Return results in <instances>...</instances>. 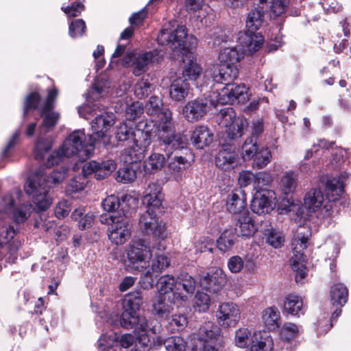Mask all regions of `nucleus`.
I'll return each mask as SVG.
<instances>
[{"instance_id": "nucleus-4", "label": "nucleus", "mask_w": 351, "mask_h": 351, "mask_svg": "<svg viewBox=\"0 0 351 351\" xmlns=\"http://www.w3.org/2000/svg\"><path fill=\"white\" fill-rule=\"evenodd\" d=\"M263 22V12L258 10H252L249 12L245 22L248 32L239 33L240 44L250 53L259 50L263 45V36L255 34V32L261 27Z\"/></svg>"}, {"instance_id": "nucleus-49", "label": "nucleus", "mask_w": 351, "mask_h": 351, "mask_svg": "<svg viewBox=\"0 0 351 351\" xmlns=\"http://www.w3.org/2000/svg\"><path fill=\"white\" fill-rule=\"evenodd\" d=\"M116 343V334L113 335L103 334L97 341V348L99 351H117Z\"/></svg>"}, {"instance_id": "nucleus-23", "label": "nucleus", "mask_w": 351, "mask_h": 351, "mask_svg": "<svg viewBox=\"0 0 351 351\" xmlns=\"http://www.w3.org/2000/svg\"><path fill=\"white\" fill-rule=\"evenodd\" d=\"M15 234L16 231L11 226H3L0 228V245L9 244L10 256L7 258V261L12 263L17 258L16 251L20 245L18 241H12Z\"/></svg>"}, {"instance_id": "nucleus-56", "label": "nucleus", "mask_w": 351, "mask_h": 351, "mask_svg": "<svg viewBox=\"0 0 351 351\" xmlns=\"http://www.w3.org/2000/svg\"><path fill=\"white\" fill-rule=\"evenodd\" d=\"M165 347L167 351H184L186 343L180 337H171L164 342Z\"/></svg>"}, {"instance_id": "nucleus-1", "label": "nucleus", "mask_w": 351, "mask_h": 351, "mask_svg": "<svg viewBox=\"0 0 351 351\" xmlns=\"http://www.w3.org/2000/svg\"><path fill=\"white\" fill-rule=\"evenodd\" d=\"M140 132L152 137L154 134L160 143L164 146L169 158L173 151L186 147L187 138L180 133H176L174 123L172 121L171 112L166 109L161 112L159 123H154L152 121L143 120L139 121L134 128L126 122L121 123L116 126L115 138L118 141L123 142L132 138L134 143V133Z\"/></svg>"}, {"instance_id": "nucleus-31", "label": "nucleus", "mask_w": 351, "mask_h": 351, "mask_svg": "<svg viewBox=\"0 0 351 351\" xmlns=\"http://www.w3.org/2000/svg\"><path fill=\"white\" fill-rule=\"evenodd\" d=\"M191 93V86L186 79L178 77L174 80L169 89L170 97L176 101L183 102Z\"/></svg>"}, {"instance_id": "nucleus-43", "label": "nucleus", "mask_w": 351, "mask_h": 351, "mask_svg": "<svg viewBox=\"0 0 351 351\" xmlns=\"http://www.w3.org/2000/svg\"><path fill=\"white\" fill-rule=\"evenodd\" d=\"M188 165V160L186 158L181 156H174L170 158L167 170L175 179H177Z\"/></svg>"}, {"instance_id": "nucleus-12", "label": "nucleus", "mask_w": 351, "mask_h": 351, "mask_svg": "<svg viewBox=\"0 0 351 351\" xmlns=\"http://www.w3.org/2000/svg\"><path fill=\"white\" fill-rule=\"evenodd\" d=\"M187 299V295L182 292H175L172 295L158 294L152 300V312L160 318L167 319L172 313L173 304L180 306Z\"/></svg>"}, {"instance_id": "nucleus-21", "label": "nucleus", "mask_w": 351, "mask_h": 351, "mask_svg": "<svg viewBox=\"0 0 351 351\" xmlns=\"http://www.w3.org/2000/svg\"><path fill=\"white\" fill-rule=\"evenodd\" d=\"M162 187L157 183L149 184L145 191L143 202L147 212H162Z\"/></svg>"}, {"instance_id": "nucleus-45", "label": "nucleus", "mask_w": 351, "mask_h": 351, "mask_svg": "<svg viewBox=\"0 0 351 351\" xmlns=\"http://www.w3.org/2000/svg\"><path fill=\"white\" fill-rule=\"evenodd\" d=\"M298 176L295 172H287L280 180V187L283 193L286 195L293 193L298 185Z\"/></svg>"}, {"instance_id": "nucleus-35", "label": "nucleus", "mask_w": 351, "mask_h": 351, "mask_svg": "<svg viewBox=\"0 0 351 351\" xmlns=\"http://www.w3.org/2000/svg\"><path fill=\"white\" fill-rule=\"evenodd\" d=\"M262 322L269 330H278L281 322L280 311L276 306L266 308L262 313Z\"/></svg>"}, {"instance_id": "nucleus-51", "label": "nucleus", "mask_w": 351, "mask_h": 351, "mask_svg": "<svg viewBox=\"0 0 351 351\" xmlns=\"http://www.w3.org/2000/svg\"><path fill=\"white\" fill-rule=\"evenodd\" d=\"M271 159V153L267 147H263L260 150H257L254 158L253 165L258 169L265 167L270 162Z\"/></svg>"}, {"instance_id": "nucleus-37", "label": "nucleus", "mask_w": 351, "mask_h": 351, "mask_svg": "<svg viewBox=\"0 0 351 351\" xmlns=\"http://www.w3.org/2000/svg\"><path fill=\"white\" fill-rule=\"evenodd\" d=\"M170 258L164 253H156L151 261V268L146 271V276L151 277L152 273L160 274L170 265Z\"/></svg>"}, {"instance_id": "nucleus-53", "label": "nucleus", "mask_w": 351, "mask_h": 351, "mask_svg": "<svg viewBox=\"0 0 351 351\" xmlns=\"http://www.w3.org/2000/svg\"><path fill=\"white\" fill-rule=\"evenodd\" d=\"M272 176L267 172H259L255 175L253 186L256 192L265 190V186L269 185L272 182Z\"/></svg>"}, {"instance_id": "nucleus-19", "label": "nucleus", "mask_w": 351, "mask_h": 351, "mask_svg": "<svg viewBox=\"0 0 351 351\" xmlns=\"http://www.w3.org/2000/svg\"><path fill=\"white\" fill-rule=\"evenodd\" d=\"M240 158L237 152L232 146H223L215 158V165L223 171L235 169L239 165Z\"/></svg>"}, {"instance_id": "nucleus-46", "label": "nucleus", "mask_w": 351, "mask_h": 351, "mask_svg": "<svg viewBox=\"0 0 351 351\" xmlns=\"http://www.w3.org/2000/svg\"><path fill=\"white\" fill-rule=\"evenodd\" d=\"M250 351H273V341L270 336L257 338L256 335L251 340Z\"/></svg>"}, {"instance_id": "nucleus-33", "label": "nucleus", "mask_w": 351, "mask_h": 351, "mask_svg": "<svg viewBox=\"0 0 351 351\" xmlns=\"http://www.w3.org/2000/svg\"><path fill=\"white\" fill-rule=\"evenodd\" d=\"M304 306L302 299L296 295L289 294L284 300L283 312L293 316H300L304 314Z\"/></svg>"}, {"instance_id": "nucleus-8", "label": "nucleus", "mask_w": 351, "mask_h": 351, "mask_svg": "<svg viewBox=\"0 0 351 351\" xmlns=\"http://www.w3.org/2000/svg\"><path fill=\"white\" fill-rule=\"evenodd\" d=\"M43 116V121L39 128L38 137L35 145L34 156L36 160H43L45 154L49 152L52 147V138L51 137L43 138L42 135L51 130L58 123L60 114L56 112H47Z\"/></svg>"}, {"instance_id": "nucleus-47", "label": "nucleus", "mask_w": 351, "mask_h": 351, "mask_svg": "<svg viewBox=\"0 0 351 351\" xmlns=\"http://www.w3.org/2000/svg\"><path fill=\"white\" fill-rule=\"evenodd\" d=\"M178 284L186 294L193 295L195 291L197 282L192 276L184 273L178 276Z\"/></svg>"}, {"instance_id": "nucleus-40", "label": "nucleus", "mask_w": 351, "mask_h": 351, "mask_svg": "<svg viewBox=\"0 0 351 351\" xmlns=\"http://www.w3.org/2000/svg\"><path fill=\"white\" fill-rule=\"evenodd\" d=\"M348 178L346 173L340 176L328 179L326 182V189L328 193L335 196L334 199H337L343 193L344 182Z\"/></svg>"}, {"instance_id": "nucleus-13", "label": "nucleus", "mask_w": 351, "mask_h": 351, "mask_svg": "<svg viewBox=\"0 0 351 351\" xmlns=\"http://www.w3.org/2000/svg\"><path fill=\"white\" fill-rule=\"evenodd\" d=\"M139 227L145 235L154 239L163 240L167 237L166 224L158 217L157 212L143 213L139 219Z\"/></svg>"}, {"instance_id": "nucleus-27", "label": "nucleus", "mask_w": 351, "mask_h": 351, "mask_svg": "<svg viewBox=\"0 0 351 351\" xmlns=\"http://www.w3.org/2000/svg\"><path fill=\"white\" fill-rule=\"evenodd\" d=\"M246 197L243 191L241 189L235 190L228 194L226 201V209L233 215L239 216L244 212H248L246 210Z\"/></svg>"}, {"instance_id": "nucleus-44", "label": "nucleus", "mask_w": 351, "mask_h": 351, "mask_svg": "<svg viewBox=\"0 0 351 351\" xmlns=\"http://www.w3.org/2000/svg\"><path fill=\"white\" fill-rule=\"evenodd\" d=\"M202 72L201 66L197 63L196 60L191 56H189V60L185 63L182 74L183 77H187L189 80H195L199 77Z\"/></svg>"}, {"instance_id": "nucleus-62", "label": "nucleus", "mask_w": 351, "mask_h": 351, "mask_svg": "<svg viewBox=\"0 0 351 351\" xmlns=\"http://www.w3.org/2000/svg\"><path fill=\"white\" fill-rule=\"evenodd\" d=\"M117 165L113 160H107L99 162V172L96 173V178L101 180L115 170Z\"/></svg>"}, {"instance_id": "nucleus-59", "label": "nucleus", "mask_w": 351, "mask_h": 351, "mask_svg": "<svg viewBox=\"0 0 351 351\" xmlns=\"http://www.w3.org/2000/svg\"><path fill=\"white\" fill-rule=\"evenodd\" d=\"M136 178V172L128 167L119 169L117 172L116 180L122 183H130Z\"/></svg>"}, {"instance_id": "nucleus-6", "label": "nucleus", "mask_w": 351, "mask_h": 351, "mask_svg": "<svg viewBox=\"0 0 351 351\" xmlns=\"http://www.w3.org/2000/svg\"><path fill=\"white\" fill-rule=\"evenodd\" d=\"M311 232L308 227L300 228L295 235L293 241V252L294 256L291 258L293 270L295 272V281L302 283L307 274L306 267L302 263L304 256L302 252L307 247V243Z\"/></svg>"}, {"instance_id": "nucleus-29", "label": "nucleus", "mask_w": 351, "mask_h": 351, "mask_svg": "<svg viewBox=\"0 0 351 351\" xmlns=\"http://www.w3.org/2000/svg\"><path fill=\"white\" fill-rule=\"evenodd\" d=\"M114 114L109 112H104L97 115L91 123V128L94 134L97 138L104 137L105 133L114 123Z\"/></svg>"}, {"instance_id": "nucleus-11", "label": "nucleus", "mask_w": 351, "mask_h": 351, "mask_svg": "<svg viewBox=\"0 0 351 351\" xmlns=\"http://www.w3.org/2000/svg\"><path fill=\"white\" fill-rule=\"evenodd\" d=\"M220 118L219 124L226 128L228 137L232 140L241 137L243 130L248 126L246 119L243 117H237L235 111L230 107L221 110Z\"/></svg>"}, {"instance_id": "nucleus-26", "label": "nucleus", "mask_w": 351, "mask_h": 351, "mask_svg": "<svg viewBox=\"0 0 351 351\" xmlns=\"http://www.w3.org/2000/svg\"><path fill=\"white\" fill-rule=\"evenodd\" d=\"M221 332V328L219 326L212 322H205L199 330V338L205 344L204 351H218L213 345L208 342L210 341L217 340Z\"/></svg>"}, {"instance_id": "nucleus-50", "label": "nucleus", "mask_w": 351, "mask_h": 351, "mask_svg": "<svg viewBox=\"0 0 351 351\" xmlns=\"http://www.w3.org/2000/svg\"><path fill=\"white\" fill-rule=\"evenodd\" d=\"M300 328L291 322L285 323L280 329V335L285 341H289L298 337Z\"/></svg>"}, {"instance_id": "nucleus-61", "label": "nucleus", "mask_w": 351, "mask_h": 351, "mask_svg": "<svg viewBox=\"0 0 351 351\" xmlns=\"http://www.w3.org/2000/svg\"><path fill=\"white\" fill-rule=\"evenodd\" d=\"M86 23L82 19H75L69 25V34L71 37L82 36L86 30Z\"/></svg>"}, {"instance_id": "nucleus-30", "label": "nucleus", "mask_w": 351, "mask_h": 351, "mask_svg": "<svg viewBox=\"0 0 351 351\" xmlns=\"http://www.w3.org/2000/svg\"><path fill=\"white\" fill-rule=\"evenodd\" d=\"M120 324L125 328L134 329L136 335L147 334L149 330H153L155 332L154 326H152L151 320L147 319L144 316L136 315Z\"/></svg>"}, {"instance_id": "nucleus-16", "label": "nucleus", "mask_w": 351, "mask_h": 351, "mask_svg": "<svg viewBox=\"0 0 351 351\" xmlns=\"http://www.w3.org/2000/svg\"><path fill=\"white\" fill-rule=\"evenodd\" d=\"M216 317L218 324L221 327H235L241 319V311L236 304L223 302L218 307Z\"/></svg>"}, {"instance_id": "nucleus-55", "label": "nucleus", "mask_w": 351, "mask_h": 351, "mask_svg": "<svg viewBox=\"0 0 351 351\" xmlns=\"http://www.w3.org/2000/svg\"><path fill=\"white\" fill-rule=\"evenodd\" d=\"M251 332L247 328H241L236 330L235 332V344L241 348H247L250 342V337Z\"/></svg>"}, {"instance_id": "nucleus-57", "label": "nucleus", "mask_w": 351, "mask_h": 351, "mask_svg": "<svg viewBox=\"0 0 351 351\" xmlns=\"http://www.w3.org/2000/svg\"><path fill=\"white\" fill-rule=\"evenodd\" d=\"M194 307L199 312H205L210 305V296L204 292H197L195 297Z\"/></svg>"}, {"instance_id": "nucleus-48", "label": "nucleus", "mask_w": 351, "mask_h": 351, "mask_svg": "<svg viewBox=\"0 0 351 351\" xmlns=\"http://www.w3.org/2000/svg\"><path fill=\"white\" fill-rule=\"evenodd\" d=\"M165 162V158L163 154L158 153L152 154L145 162L146 169L150 172L160 169Z\"/></svg>"}, {"instance_id": "nucleus-38", "label": "nucleus", "mask_w": 351, "mask_h": 351, "mask_svg": "<svg viewBox=\"0 0 351 351\" xmlns=\"http://www.w3.org/2000/svg\"><path fill=\"white\" fill-rule=\"evenodd\" d=\"M154 54L152 51L145 52L134 57L133 65V73L136 76H140L147 69V66L152 62Z\"/></svg>"}, {"instance_id": "nucleus-7", "label": "nucleus", "mask_w": 351, "mask_h": 351, "mask_svg": "<svg viewBox=\"0 0 351 351\" xmlns=\"http://www.w3.org/2000/svg\"><path fill=\"white\" fill-rule=\"evenodd\" d=\"M99 221L101 223L111 225L108 229V238L116 245L125 243L131 237L132 225L125 214L101 215Z\"/></svg>"}, {"instance_id": "nucleus-24", "label": "nucleus", "mask_w": 351, "mask_h": 351, "mask_svg": "<svg viewBox=\"0 0 351 351\" xmlns=\"http://www.w3.org/2000/svg\"><path fill=\"white\" fill-rule=\"evenodd\" d=\"M258 228L254 219L249 212H244L237 217L234 225V232L237 236L242 238H250L254 236Z\"/></svg>"}, {"instance_id": "nucleus-34", "label": "nucleus", "mask_w": 351, "mask_h": 351, "mask_svg": "<svg viewBox=\"0 0 351 351\" xmlns=\"http://www.w3.org/2000/svg\"><path fill=\"white\" fill-rule=\"evenodd\" d=\"M191 140L198 149H203L213 142V134L208 127L198 125L193 132Z\"/></svg>"}, {"instance_id": "nucleus-52", "label": "nucleus", "mask_w": 351, "mask_h": 351, "mask_svg": "<svg viewBox=\"0 0 351 351\" xmlns=\"http://www.w3.org/2000/svg\"><path fill=\"white\" fill-rule=\"evenodd\" d=\"M242 157L244 160H248L254 157L257 150L256 139L251 136L246 139L241 147Z\"/></svg>"}, {"instance_id": "nucleus-28", "label": "nucleus", "mask_w": 351, "mask_h": 351, "mask_svg": "<svg viewBox=\"0 0 351 351\" xmlns=\"http://www.w3.org/2000/svg\"><path fill=\"white\" fill-rule=\"evenodd\" d=\"M239 69L237 65L221 63L213 73V80L217 83L230 85L238 77Z\"/></svg>"}, {"instance_id": "nucleus-17", "label": "nucleus", "mask_w": 351, "mask_h": 351, "mask_svg": "<svg viewBox=\"0 0 351 351\" xmlns=\"http://www.w3.org/2000/svg\"><path fill=\"white\" fill-rule=\"evenodd\" d=\"M276 204V193L272 190H263L256 192L251 202V209L258 215L269 213Z\"/></svg>"}, {"instance_id": "nucleus-54", "label": "nucleus", "mask_w": 351, "mask_h": 351, "mask_svg": "<svg viewBox=\"0 0 351 351\" xmlns=\"http://www.w3.org/2000/svg\"><path fill=\"white\" fill-rule=\"evenodd\" d=\"M215 246L213 240L208 237H199L194 243L195 254L206 252H213Z\"/></svg>"}, {"instance_id": "nucleus-22", "label": "nucleus", "mask_w": 351, "mask_h": 351, "mask_svg": "<svg viewBox=\"0 0 351 351\" xmlns=\"http://www.w3.org/2000/svg\"><path fill=\"white\" fill-rule=\"evenodd\" d=\"M143 304L141 292L134 291L126 294L123 301V311L121 313L120 323L138 315L137 312L140 311Z\"/></svg>"}, {"instance_id": "nucleus-42", "label": "nucleus", "mask_w": 351, "mask_h": 351, "mask_svg": "<svg viewBox=\"0 0 351 351\" xmlns=\"http://www.w3.org/2000/svg\"><path fill=\"white\" fill-rule=\"evenodd\" d=\"M237 234L232 228H226L217 241V247L221 252L229 251L234 245Z\"/></svg>"}, {"instance_id": "nucleus-63", "label": "nucleus", "mask_w": 351, "mask_h": 351, "mask_svg": "<svg viewBox=\"0 0 351 351\" xmlns=\"http://www.w3.org/2000/svg\"><path fill=\"white\" fill-rule=\"evenodd\" d=\"M162 106V101L157 96H152L145 106V110L149 115L158 114Z\"/></svg>"}, {"instance_id": "nucleus-58", "label": "nucleus", "mask_w": 351, "mask_h": 351, "mask_svg": "<svg viewBox=\"0 0 351 351\" xmlns=\"http://www.w3.org/2000/svg\"><path fill=\"white\" fill-rule=\"evenodd\" d=\"M88 181L84 175L74 177L66 186V191L69 193H77L84 189Z\"/></svg>"}, {"instance_id": "nucleus-18", "label": "nucleus", "mask_w": 351, "mask_h": 351, "mask_svg": "<svg viewBox=\"0 0 351 351\" xmlns=\"http://www.w3.org/2000/svg\"><path fill=\"white\" fill-rule=\"evenodd\" d=\"M226 281V275L222 269L212 267L206 274L201 277L199 282L206 291L210 293H217L222 290Z\"/></svg>"}, {"instance_id": "nucleus-20", "label": "nucleus", "mask_w": 351, "mask_h": 351, "mask_svg": "<svg viewBox=\"0 0 351 351\" xmlns=\"http://www.w3.org/2000/svg\"><path fill=\"white\" fill-rule=\"evenodd\" d=\"M247 88L244 84L227 85L219 93L217 102L227 104L234 102H244L247 99Z\"/></svg>"}, {"instance_id": "nucleus-41", "label": "nucleus", "mask_w": 351, "mask_h": 351, "mask_svg": "<svg viewBox=\"0 0 351 351\" xmlns=\"http://www.w3.org/2000/svg\"><path fill=\"white\" fill-rule=\"evenodd\" d=\"M348 290L341 283L335 284L330 289V298L333 305L343 306L348 300Z\"/></svg>"}, {"instance_id": "nucleus-2", "label": "nucleus", "mask_w": 351, "mask_h": 351, "mask_svg": "<svg viewBox=\"0 0 351 351\" xmlns=\"http://www.w3.org/2000/svg\"><path fill=\"white\" fill-rule=\"evenodd\" d=\"M68 169L64 166L60 170H53L47 173L42 170L31 173L24 185L26 193L32 196L38 211L47 210L51 204V199L48 195L49 189L52 185L62 182L67 175Z\"/></svg>"}, {"instance_id": "nucleus-32", "label": "nucleus", "mask_w": 351, "mask_h": 351, "mask_svg": "<svg viewBox=\"0 0 351 351\" xmlns=\"http://www.w3.org/2000/svg\"><path fill=\"white\" fill-rule=\"evenodd\" d=\"M242 50L237 47H225L219 53V60L221 63L237 65L244 58V51H248L241 45Z\"/></svg>"}, {"instance_id": "nucleus-10", "label": "nucleus", "mask_w": 351, "mask_h": 351, "mask_svg": "<svg viewBox=\"0 0 351 351\" xmlns=\"http://www.w3.org/2000/svg\"><path fill=\"white\" fill-rule=\"evenodd\" d=\"M187 37L186 28L184 25H180L174 30L162 29L157 40L159 45H167L173 51L182 53L189 47L186 43Z\"/></svg>"}, {"instance_id": "nucleus-5", "label": "nucleus", "mask_w": 351, "mask_h": 351, "mask_svg": "<svg viewBox=\"0 0 351 351\" xmlns=\"http://www.w3.org/2000/svg\"><path fill=\"white\" fill-rule=\"evenodd\" d=\"M21 191L14 189L3 197L0 202V215L10 217L12 214L16 223L24 222L30 215L32 205L28 202L21 204Z\"/></svg>"}, {"instance_id": "nucleus-64", "label": "nucleus", "mask_w": 351, "mask_h": 351, "mask_svg": "<svg viewBox=\"0 0 351 351\" xmlns=\"http://www.w3.org/2000/svg\"><path fill=\"white\" fill-rule=\"evenodd\" d=\"M289 4V0H273L271 6V16L274 18L280 16Z\"/></svg>"}, {"instance_id": "nucleus-36", "label": "nucleus", "mask_w": 351, "mask_h": 351, "mask_svg": "<svg viewBox=\"0 0 351 351\" xmlns=\"http://www.w3.org/2000/svg\"><path fill=\"white\" fill-rule=\"evenodd\" d=\"M324 200V196L319 188H313L304 197V206L309 212H316L319 209Z\"/></svg>"}, {"instance_id": "nucleus-3", "label": "nucleus", "mask_w": 351, "mask_h": 351, "mask_svg": "<svg viewBox=\"0 0 351 351\" xmlns=\"http://www.w3.org/2000/svg\"><path fill=\"white\" fill-rule=\"evenodd\" d=\"M95 149L94 142L90 136L86 142L84 130H76L71 132L64 141L62 147L51 153L47 160V166L51 167L58 164L63 156H77L80 160L89 158Z\"/></svg>"}, {"instance_id": "nucleus-25", "label": "nucleus", "mask_w": 351, "mask_h": 351, "mask_svg": "<svg viewBox=\"0 0 351 351\" xmlns=\"http://www.w3.org/2000/svg\"><path fill=\"white\" fill-rule=\"evenodd\" d=\"M208 104L202 99L189 101L183 108V115L189 122H195L201 119L206 113Z\"/></svg>"}, {"instance_id": "nucleus-60", "label": "nucleus", "mask_w": 351, "mask_h": 351, "mask_svg": "<svg viewBox=\"0 0 351 351\" xmlns=\"http://www.w3.org/2000/svg\"><path fill=\"white\" fill-rule=\"evenodd\" d=\"M151 93V84L147 80L142 79L134 86V94L138 99H143Z\"/></svg>"}, {"instance_id": "nucleus-9", "label": "nucleus", "mask_w": 351, "mask_h": 351, "mask_svg": "<svg viewBox=\"0 0 351 351\" xmlns=\"http://www.w3.org/2000/svg\"><path fill=\"white\" fill-rule=\"evenodd\" d=\"M152 256L150 247L144 239H139L130 243L127 257L136 270L142 271L147 269Z\"/></svg>"}, {"instance_id": "nucleus-14", "label": "nucleus", "mask_w": 351, "mask_h": 351, "mask_svg": "<svg viewBox=\"0 0 351 351\" xmlns=\"http://www.w3.org/2000/svg\"><path fill=\"white\" fill-rule=\"evenodd\" d=\"M139 129L134 133V143L131 148L125 149L121 154L124 162L127 164L137 163L145 155L147 148L152 143V137L140 132Z\"/></svg>"}, {"instance_id": "nucleus-15", "label": "nucleus", "mask_w": 351, "mask_h": 351, "mask_svg": "<svg viewBox=\"0 0 351 351\" xmlns=\"http://www.w3.org/2000/svg\"><path fill=\"white\" fill-rule=\"evenodd\" d=\"M136 204V199L131 195H125L120 199L118 196L112 195L108 196L102 202L104 210L108 213L104 215H112L124 213L125 216L132 206H134Z\"/></svg>"}, {"instance_id": "nucleus-39", "label": "nucleus", "mask_w": 351, "mask_h": 351, "mask_svg": "<svg viewBox=\"0 0 351 351\" xmlns=\"http://www.w3.org/2000/svg\"><path fill=\"white\" fill-rule=\"evenodd\" d=\"M159 294L171 295L175 292H180L178 284V278L176 279L173 276L164 275L158 280Z\"/></svg>"}]
</instances>
